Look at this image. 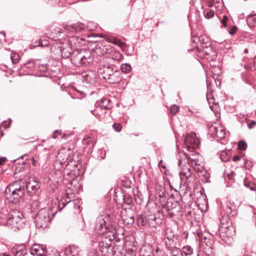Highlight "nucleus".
Instances as JSON below:
<instances>
[{
  "instance_id": "62",
  "label": "nucleus",
  "mask_w": 256,
  "mask_h": 256,
  "mask_svg": "<svg viewBox=\"0 0 256 256\" xmlns=\"http://www.w3.org/2000/svg\"><path fill=\"white\" fill-rule=\"evenodd\" d=\"M224 18H225V27H226V22L227 20H228V18L225 16Z\"/></svg>"
},
{
  "instance_id": "24",
  "label": "nucleus",
  "mask_w": 256,
  "mask_h": 256,
  "mask_svg": "<svg viewBox=\"0 0 256 256\" xmlns=\"http://www.w3.org/2000/svg\"><path fill=\"white\" fill-rule=\"evenodd\" d=\"M137 222L139 226H144L148 222L147 218L142 214H138L137 217Z\"/></svg>"
},
{
  "instance_id": "59",
  "label": "nucleus",
  "mask_w": 256,
  "mask_h": 256,
  "mask_svg": "<svg viewBox=\"0 0 256 256\" xmlns=\"http://www.w3.org/2000/svg\"><path fill=\"white\" fill-rule=\"evenodd\" d=\"M254 66L255 70H256V56L254 58Z\"/></svg>"
},
{
  "instance_id": "3",
  "label": "nucleus",
  "mask_w": 256,
  "mask_h": 256,
  "mask_svg": "<svg viewBox=\"0 0 256 256\" xmlns=\"http://www.w3.org/2000/svg\"><path fill=\"white\" fill-rule=\"evenodd\" d=\"M56 212L57 210H56L52 213L50 208H42L38 211L36 218V226L38 228H46Z\"/></svg>"
},
{
  "instance_id": "44",
  "label": "nucleus",
  "mask_w": 256,
  "mask_h": 256,
  "mask_svg": "<svg viewBox=\"0 0 256 256\" xmlns=\"http://www.w3.org/2000/svg\"><path fill=\"white\" fill-rule=\"evenodd\" d=\"M222 80L220 78V76H218L215 79L216 84L217 87L221 88V85L222 83Z\"/></svg>"
},
{
  "instance_id": "54",
  "label": "nucleus",
  "mask_w": 256,
  "mask_h": 256,
  "mask_svg": "<svg viewBox=\"0 0 256 256\" xmlns=\"http://www.w3.org/2000/svg\"><path fill=\"white\" fill-rule=\"evenodd\" d=\"M134 222V218L133 216H131L129 220H128V224H132Z\"/></svg>"
},
{
  "instance_id": "19",
  "label": "nucleus",
  "mask_w": 256,
  "mask_h": 256,
  "mask_svg": "<svg viewBox=\"0 0 256 256\" xmlns=\"http://www.w3.org/2000/svg\"><path fill=\"white\" fill-rule=\"evenodd\" d=\"M12 252L14 256H24L27 254V250L23 245L12 248Z\"/></svg>"
},
{
  "instance_id": "46",
  "label": "nucleus",
  "mask_w": 256,
  "mask_h": 256,
  "mask_svg": "<svg viewBox=\"0 0 256 256\" xmlns=\"http://www.w3.org/2000/svg\"><path fill=\"white\" fill-rule=\"evenodd\" d=\"M193 168L194 170L198 172H202L204 169L203 166L202 165H200L199 166L193 167Z\"/></svg>"
},
{
  "instance_id": "36",
  "label": "nucleus",
  "mask_w": 256,
  "mask_h": 256,
  "mask_svg": "<svg viewBox=\"0 0 256 256\" xmlns=\"http://www.w3.org/2000/svg\"><path fill=\"white\" fill-rule=\"evenodd\" d=\"M180 110V108L176 104H174L171 106L170 111L172 114H176Z\"/></svg>"
},
{
  "instance_id": "22",
  "label": "nucleus",
  "mask_w": 256,
  "mask_h": 256,
  "mask_svg": "<svg viewBox=\"0 0 256 256\" xmlns=\"http://www.w3.org/2000/svg\"><path fill=\"white\" fill-rule=\"evenodd\" d=\"M37 64H39L38 60H32L24 64V66L30 70L34 69L36 70Z\"/></svg>"
},
{
  "instance_id": "17",
  "label": "nucleus",
  "mask_w": 256,
  "mask_h": 256,
  "mask_svg": "<svg viewBox=\"0 0 256 256\" xmlns=\"http://www.w3.org/2000/svg\"><path fill=\"white\" fill-rule=\"evenodd\" d=\"M121 80L120 72L116 70H115V71L110 74V76H108L105 79L108 82L112 84L118 83Z\"/></svg>"
},
{
  "instance_id": "61",
  "label": "nucleus",
  "mask_w": 256,
  "mask_h": 256,
  "mask_svg": "<svg viewBox=\"0 0 256 256\" xmlns=\"http://www.w3.org/2000/svg\"><path fill=\"white\" fill-rule=\"evenodd\" d=\"M232 174H228V178L230 180H232Z\"/></svg>"
},
{
  "instance_id": "7",
  "label": "nucleus",
  "mask_w": 256,
  "mask_h": 256,
  "mask_svg": "<svg viewBox=\"0 0 256 256\" xmlns=\"http://www.w3.org/2000/svg\"><path fill=\"white\" fill-rule=\"evenodd\" d=\"M165 208L167 209L170 216L173 218L174 216L176 215L180 212L182 206L178 201L170 198L166 204Z\"/></svg>"
},
{
  "instance_id": "39",
  "label": "nucleus",
  "mask_w": 256,
  "mask_h": 256,
  "mask_svg": "<svg viewBox=\"0 0 256 256\" xmlns=\"http://www.w3.org/2000/svg\"><path fill=\"white\" fill-rule=\"evenodd\" d=\"M225 211L228 214H232V216H234L236 214V212H233L232 208L231 205L229 206L227 204L226 208L225 210Z\"/></svg>"
},
{
  "instance_id": "6",
  "label": "nucleus",
  "mask_w": 256,
  "mask_h": 256,
  "mask_svg": "<svg viewBox=\"0 0 256 256\" xmlns=\"http://www.w3.org/2000/svg\"><path fill=\"white\" fill-rule=\"evenodd\" d=\"M40 184L34 177H30L26 184V190L30 196H37L39 194Z\"/></svg>"
},
{
  "instance_id": "26",
  "label": "nucleus",
  "mask_w": 256,
  "mask_h": 256,
  "mask_svg": "<svg viewBox=\"0 0 256 256\" xmlns=\"http://www.w3.org/2000/svg\"><path fill=\"white\" fill-rule=\"evenodd\" d=\"M248 24L250 26H254L256 24V14H250L247 17Z\"/></svg>"
},
{
  "instance_id": "55",
  "label": "nucleus",
  "mask_w": 256,
  "mask_h": 256,
  "mask_svg": "<svg viewBox=\"0 0 256 256\" xmlns=\"http://www.w3.org/2000/svg\"><path fill=\"white\" fill-rule=\"evenodd\" d=\"M240 158L239 156H237V155H236L234 156L233 158V160L234 162H237L238 160H240Z\"/></svg>"
},
{
  "instance_id": "41",
  "label": "nucleus",
  "mask_w": 256,
  "mask_h": 256,
  "mask_svg": "<svg viewBox=\"0 0 256 256\" xmlns=\"http://www.w3.org/2000/svg\"><path fill=\"white\" fill-rule=\"evenodd\" d=\"M238 30V27L236 26H230L228 28V32L231 35H234Z\"/></svg>"
},
{
  "instance_id": "12",
  "label": "nucleus",
  "mask_w": 256,
  "mask_h": 256,
  "mask_svg": "<svg viewBox=\"0 0 256 256\" xmlns=\"http://www.w3.org/2000/svg\"><path fill=\"white\" fill-rule=\"evenodd\" d=\"M64 29L68 31L72 32H80L86 28V26L80 22H77L72 24H66L64 26Z\"/></svg>"
},
{
  "instance_id": "5",
  "label": "nucleus",
  "mask_w": 256,
  "mask_h": 256,
  "mask_svg": "<svg viewBox=\"0 0 256 256\" xmlns=\"http://www.w3.org/2000/svg\"><path fill=\"white\" fill-rule=\"evenodd\" d=\"M181 168L180 176L182 180L186 184V186L190 187L193 185L196 176L192 174L190 166H180Z\"/></svg>"
},
{
  "instance_id": "18",
  "label": "nucleus",
  "mask_w": 256,
  "mask_h": 256,
  "mask_svg": "<svg viewBox=\"0 0 256 256\" xmlns=\"http://www.w3.org/2000/svg\"><path fill=\"white\" fill-rule=\"evenodd\" d=\"M235 232L232 226H225V236L228 237V241L225 240V243L230 244L233 240V236H234Z\"/></svg>"
},
{
  "instance_id": "64",
  "label": "nucleus",
  "mask_w": 256,
  "mask_h": 256,
  "mask_svg": "<svg viewBox=\"0 0 256 256\" xmlns=\"http://www.w3.org/2000/svg\"><path fill=\"white\" fill-rule=\"evenodd\" d=\"M160 251V248H158L156 250V253H158Z\"/></svg>"
},
{
  "instance_id": "56",
  "label": "nucleus",
  "mask_w": 256,
  "mask_h": 256,
  "mask_svg": "<svg viewBox=\"0 0 256 256\" xmlns=\"http://www.w3.org/2000/svg\"><path fill=\"white\" fill-rule=\"evenodd\" d=\"M90 56L88 53H84V61L88 58H90Z\"/></svg>"
},
{
  "instance_id": "31",
  "label": "nucleus",
  "mask_w": 256,
  "mask_h": 256,
  "mask_svg": "<svg viewBox=\"0 0 256 256\" xmlns=\"http://www.w3.org/2000/svg\"><path fill=\"white\" fill-rule=\"evenodd\" d=\"M40 246L41 245L39 244H33L30 249V252L31 254L34 256L36 255Z\"/></svg>"
},
{
  "instance_id": "25",
  "label": "nucleus",
  "mask_w": 256,
  "mask_h": 256,
  "mask_svg": "<svg viewBox=\"0 0 256 256\" xmlns=\"http://www.w3.org/2000/svg\"><path fill=\"white\" fill-rule=\"evenodd\" d=\"M164 234L166 238L169 240H172L175 236L173 230L170 228H166Z\"/></svg>"
},
{
  "instance_id": "13",
  "label": "nucleus",
  "mask_w": 256,
  "mask_h": 256,
  "mask_svg": "<svg viewBox=\"0 0 256 256\" xmlns=\"http://www.w3.org/2000/svg\"><path fill=\"white\" fill-rule=\"evenodd\" d=\"M210 130L212 132V134L215 135L218 139L222 140L224 138V127L222 126H216V124L212 125L210 128Z\"/></svg>"
},
{
  "instance_id": "10",
  "label": "nucleus",
  "mask_w": 256,
  "mask_h": 256,
  "mask_svg": "<svg viewBox=\"0 0 256 256\" xmlns=\"http://www.w3.org/2000/svg\"><path fill=\"white\" fill-rule=\"evenodd\" d=\"M84 53H86L84 50H80L78 49L73 52L71 60L75 65L80 66L86 63V62L84 61Z\"/></svg>"
},
{
  "instance_id": "23",
  "label": "nucleus",
  "mask_w": 256,
  "mask_h": 256,
  "mask_svg": "<svg viewBox=\"0 0 256 256\" xmlns=\"http://www.w3.org/2000/svg\"><path fill=\"white\" fill-rule=\"evenodd\" d=\"M73 50L71 48H64L61 50L62 56L64 58H68L70 56L72 57L73 54Z\"/></svg>"
},
{
  "instance_id": "60",
  "label": "nucleus",
  "mask_w": 256,
  "mask_h": 256,
  "mask_svg": "<svg viewBox=\"0 0 256 256\" xmlns=\"http://www.w3.org/2000/svg\"><path fill=\"white\" fill-rule=\"evenodd\" d=\"M36 160H34V158H32V164L34 166H35L36 165Z\"/></svg>"
},
{
  "instance_id": "50",
  "label": "nucleus",
  "mask_w": 256,
  "mask_h": 256,
  "mask_svg": "<svg viewBox=\"0 0 256 256\" xmlns=\"http://www.w3.org/2000/svg\"><path fill=\"white\" fill-rule=\"evenodd\" d=\"M245 164H246V168H248V167L250 168L252 166V162L248 161V160H246L245 162Z\"/></svg>"
},
{
  "instance_id": "16",
  "label": "nucleus",
  "mask_w": 256,
  "mask_h": 256,
  "mask_svg": "<svg viewBox=\"0 0 256 256\" xmlns=\"http://www.w3.org/2000/svg\"><path fill=\"white\" fill-rule=\"evenodd\" d=\"M147 220L148 225L153 228L159 226L162 223V220L154 214L148 216L147 218Z\"/></svg>"
},
{
  "instance_id": "29",
  "label": "nucleus",
  "mask_w": 256,
  "mask_h": 256,
  "mask_svg": "<svg viewBox=\"0 0 256 256\" xmlns=\"http://www.w3.org/2000/svg\"><path fill=\"white\" fill-rule=\"evenodd\" d=\"M204 15L206 18L209 19L212 18L214 16V12L213 10L208 8L204 10Z\"/></svg>"
},
{
  "instance_id": "1",
  "label": "nucleus",
  "mask_w": 256,
  "mask_h": 256,
  "mask_svg": "<svg viewBox=\"0 0 256 256\" xmlns=\"http://www.w3.org/2000/svg\"><path fill=\"white\" fill-rule=\"evenodd\" d=\"M24 189L22 188L20 181H15L10 184L6 188L5 195L10 203L18 204L22 200Z\"/></svg>"
},
{
  "instance_id": "47",
  "label": "nucleus",
  "mask_w": 256,
  "mask_h": 256,
  "mask_svg": "<svg viewBox=\"0 0 256 256\" xmlns=\"http://www.w3.org/2000/svg\"><path fill=\"white\" fill-rule=\"evenodd\" d=\"M61 134L60 132L58 130H56L54 131L52 138H56L58 135Z\"/></svg>"
},
{
  "instance_id": "34",
  "label": "nucleus",
  "mask_w": 256,
  "mask_h": 256,
  "mask_svg": "<svg viewBox=\"0 0 256 256\" xmlns=\"http://www.w3.org/2000/svg\"><path fill=\"white\" fill-rule=\"evenodd\" d=\"M121 184L126 188H130L131 187V185L132 184V182L128 180L125 178L124 180H121Z\"/></svg>"
},
{
  "instance_id": "43",
  "label": "nucleus",
  "mask_w": 256,
  "mask_h": 256,
  "mask_svg": "<svg viewBox=\"0 0 256 256\" xmlns=\"http://www.w3.org/2000/svg\"><path fill=\"white\" fill-rule=\"evenodd\" d=\"M220 220V229H219V234H220V237L221 238L222 240H224V235H223V226H222V225H223V223L222 222V219Z\"/></svg>"
},
{
  "instance_id": "57",
  "label": "nucleus",
  "mask_w": 256,
  "mask_h": 256,
  "mask_svg": "<svg viewBox=\"0 0 256 256\" xmlns=\"http://www.w3.org/2000/svg\"><path fill=\"white\" fill-rule=\"evenodd\" d=\"M88 256H98L94 251L90 252Z\"/></svg>"
},
{
  "instance_id": "42",
  "label": "nucleus",
  "mask_w": 256,
  "mask_h": 256,
  "mask_svg": "<svg viewBox=\"0 0 256 256\" xmlns=\"http://www.w3.org/2000/svg\"><path fill=\"white\" fill-rule=\"evenodd\" d=\"M113 128L116 132H120L122 128V126L120 124L114 123L112 125Z\"/></svg>"
},
{
  "instance_id": "9",
  "label": "nucleus",
  "mask_w": 256,
  "mask_h": 256,
  "mask_svg": "<svg viewBox=\"0 0 256 256\" xmlns=\"http://www.w3.org/2000/svg\"><path fill=\"white\" fill-rule=\"evenodd\" d=\"M114 48L110 45L106 44L105 42L98 43L94 49V52L99 56H102L105 54H110L113 52Z\"/></svg>"
},
{
  "instance_id": "38",
  "label": "nucleus",
  "mask_w": 256,
  "mask_h": 256,
  "mask_svg": "<svg viewBox=\"0 0 256 256\" xmlns=\"http://www.w3.org/2000/svg\"><path fill=\"white\" fill-rule=\"evenodd\" d=\"M10 58L12 62L14 64H16L19 60V56L18 54H14L10 56Z\"/></svg>"
},
{
  "instance_id": "37",
  "label": "nucleus",
  "mask_w": 256,
  "mask_h": 256,
  "mask_svg": "<svg viewBox=\"0 0 256 256\" xmlns=\"http://www.w3.org/2000/svg\"><path fill=\"white\" fill-rule=\"evenodd\" d=\"M123 58L122 55L118 52H115L112 56V58L117 61L120 60Z\"/></svg>"
},
{
  "instance_id": "2",
  "label": "nucleus",
  "mask_w": 256,
  "mask_h": 256,
  "mask_svg": "<svg viewBox=\"0 0 256 256\" xmlns=\"http://www.w3.org/2000/svg\"><path fill=\"white\" fill-rule=\"evenodd\" d=\"M116 222L114 216L107 212H102L96 218V229L102 232H112L115 229Z\"/></svg>"
},
{
  "instance_id": "32",
  "label": "nucleus",
  "mask_w": 256,
  "mask_h": 256,
  "mask_svg": "<svg viewBox=\"0 0 256 256\" xmlns=\"http://www.w3.org/2000/svg\"><path fill=\"white\" fill-rule=\"evenodd\" d=\"M120 69L124 73H128L132 70V67L130 64H123L121 66Z\"/></svg>"
},
{
  "instance_id": "21",
  "label": "nucleus",
  "mask_w": 256,
  "mask_h": 256,
  "mask_svg": "<svg viewBox=\"0 0 256 256\" xmlns=\"http://www.w3.org/2000/svg\"><path fill=\"white\" fill-rule=\"evenodd\" d=\"M200 246L201 249L203 250H210L212 246V242L208 240L205 236L202 237L200 240Z\"/></svg>"
},
{
  "instance_id": "53",
  "label": "nucleus",
  "mask_w": 256,
  "mask_h": 256,
  "mask_svg": "<svg viewBox=\"0 0 256 256\" xmlns=\"http://www.w3.org/2000/svg\"><path fill=\"white\" fill-rule=\"evenodd\" d=\"M220 158L222 160V162H224V150H221L219 153Z\"/></svg>"
},
{
  "instance_id": "40",
  "label": "nucleus",
  "mask_w": 256,
  "mask_h": 256,
  "mask_svg": "<svg viewBox=\"0 0 256 256\" xmlns=\"http://www.w3.org/2000/svg\"><path fill=\"white\" fill-rule=\"evenodd\" d=\"M46 248L41 245V246L38 250V252L36 254L38 256H46Z\"/></svg>"
},
{
  "instance_id": "51",
  "label": "nucleus",
  "mask_w": 256,
  "mask_h": 256,
  "mask_svg": "<svg viewBox=\"0 0 256 256\" xmlns=\"http://www.w3.org/2000/svg\"><path fill=\"white\" fill-rule=\"evenodd\" d=\"M71 202V200H70L69 201L66 202V204H64V202H60V203H59V205H58V206H59V207H60V206L61 204H62V208H60V210L62 209V208H63L66 206V205L67 204H68V202Z\"/></svg>"
},
{
  "instance_id": "35",
  "label": "nucleus",
  "mask_w": 256,
  "mask_h": 256,
  "mask_svg": "<svg viewBox=\"0 0 256 256\" xmlns=\"http://www.w3.org/2000/svg\"><path fill=\"white\" fill-rule=\"evenodd\" d=\"M238 146L240 150H244L247 148L248 144L245 140H240L238 143Z\"/></svg>"
},
{
  "instance_id": "11",
  "label": "nucleus",
  "mask_w": 256,
  "mask_h": 256,
  "mask_svg": "<svg viewBox=\"0 0 256 256\" xmlns=\"http://www.w3.org/2000/svg\"><path fill=\"white\" fill-rule=\"evenodd\" d=\"M184 141L188 151H190L191 149H196L198 146V142L196 139L195 136L186 135Z\"/></svg>"
},
{
  "instance_id": "14",
  "label": "nucleus",
  "mask_w": 256,
  "mask_h": 256,
  "mask_svg": "<svg viewBox=\"0 0 256 256\" xmlns=\"http://www.w3.org/2000/svg\"><path fill=\"white\" fill-rule=\"evenodd\" d=\"M99 250L102 256H112L113 254L112 247L104 242L100 243Z\"/></svg>"
},
{
  "instance_id": "30",
  "label": "nucleus",
  "mask_w": 256,
  "mask_h": 256,
  "mask_svg": "<svg viewBox=\"0 0 256 256\" xmlns=\"http://www.w3.org/2000/svg\"><path fill=\"white\" fill-rule=\"evenodd\" d=\"M170 256H184L181 250L177 248L174 247L170 250Z\"/></svg>"
},
{
  "instance_id": "63",
  "label": "nucleus",
  "mask_w": 256,
  "mask_h": 256,
  "mask_svg": "<svg viewBox=\"0 0 256 256\" xmlns=\"http://www.w3.org/2000/svg\"><path fill=\"white\" fill-rule=\"evenodd\" d=\"M132 202V200L130 198L128 199L127 202L128 204H130Z\"/></svg>"
},
{
  "instance_id": "49",
  "label": "nucleus",
  "mask_w": 256,
  "mask_h": 256,
  "mask_svg": "<svg viewBox=\"0 0 256 256\" xmlns=\"http://www.w3.org/2000/svg\"><path fill=\"white\" fill-rule=\"evenodd\" d=\"M254 125H256V122L254 120H252L248 124V127L250 129H252L254 128Z\"/></svg>"
},
{
  "instance_id": "58",
  "label": "nucleus",
  "mask_w": 256,
  "mask_h": 256,
  "mask_svg": "<svg viewBox=\"0 0 256 256\" xmlns=\"http://www.w3.org/2000/svg\"><path fill=\"white\" fill-rule=\"evenodd\" d=\"M220 19L221 23L224 26V15L220 16Z\"/></svg>"
},
{
  "instance_id": "28",
  "label": "nucleus",
  "mask_w": 256,
  "mask_h": 256,
  "mask_svg": "<svg viewBox=\"0 0 256 256\" xmlns=\"http://www.w3.org/2000/svg\"><path fill=\"white\" fill-rule=\"evenodd\" d=\"M39 64H37L36 70H39L40 72H46L48 68V64H44L41 63V62L38 60Z\"/></svg>"
},
{
  "instance_id": "33",
  "label": "nucleus",
  "mask_w": 256,
  "mask_h": 256,
  "mask_svg": "<svg viewBox=\"0 0 256 256\" xmlns=\"http://www.w3.org/2000/svg\"><path fill=\"white\" fill-rule=\"evenodd\" d=\"M190 163L192 167L199 166L202 165V162L200 158H192V162Z\"/></svg>"
},
{
  "instance_id": "45",
  "label": "nucleus",
  "mask_w": 256,
  "mask_h": 256,
  "mask_svg": "<svg viewBox=\"0 0 256 256\" xmlns=\"http://www.w3.org/2000/svg\"><path fill=\"white\" fill-rule=\"evenodd\" d=\"M105 102H108V100L106 99H104V100L102 99L100 103V106L103 107L104 109H108V105H104V103H105Z\"/></svg>"
},
{
  "instance_id": "20",
  "label": "nucleus",
  "mask_w": 256,
  "mask_h": 256,
  "mask_svg": "<svg viewBox=\"0 0 256 256\" xmlns=\"http://www.w3.org/2000/svg\"><path fill=\"white\" fill-rule=\"evenodd\" d=\"M79 252L78 248L75 246H70L64 251L67 256H78Z\"/></svg>"
},
{
  "instance_id": "15",
  "label": "nucleus",
  "mask_w": 256,
  "mask_h": 256,
  "mask_svg": "<svg viewBox=\"0 0 256 256\" xmlns=\"http://www.w3.org/2000/svg\"><path fill=\"white\" fill-rule=\"evenodd\" d=\"M194 149H191L190 152V154H186V158L184 160L180 158L178 160V164L179 166L182 165V163L186 164L187 162L188 164H190V162H192V158H200V156L198 153L194 152L193 150Z\"/></svg>"
},
{
  "instance_id": "4",
  "label": "nucleus",
  "mask_w": 256,
  "mask_h": 256,
  "mask_svg": "<svg viewBox=\"0 0 256 256\" xmlns=\"http://www.w3.org/2000/svg\"><path fill=\"white\" fill-rule=\"evenodd\" d=\"M26 222L23 214L18 211H14L6 220V226L14 231L22 228Z\"/></svg>"
},
{
  "instance_id": "52",
  "label": "nucleus",
  "mask_w": 256,
  "mask_h": 256,
  "mask_svg": "<svg viewBox=\"0 0 256 256\" xmlns=\"http://www.w3.org/2000/svg\"><path fill=\"white\" fill-rule=\"evenodd\" d=\"M6 158L5 157H1L0 158V165L4 164V163L6 162Z\"/></svg>"
},
{
  "instance_id": "48",
  "label": "nucleus",
  "mask_w": 256,
  "mask_h": 256,
  "mask_svg": "<svg viewBox=\"0 0 256 256\" xmlns=\"http://www.w3.org/2000/svg\"><path fill=\"white\" fill-rule=\"evenodd\" d=\"M75 90H76L80 96H82L81 97H78V96L76 98H77L80 99V98H83L86 96V95L82 91L78 90H77L76 89H75Z\"/></svg>"
},
{
  "instance_id": "27",
  "label": "nucleus",
  "mask_w": 256,
  "mask_h": 256,
  "mask_svg": "<svg viewBox=\"0 0 256 256\" xmlns=\"http://www.w3.org/2000/svg\"><path fill=\"white\" fill-rule=\"evenodd\" d=\"M181 252L182 254H184L186 256H188L192 254L193 249L190 246H186L182 248Z\"/></svg>"
},
{
  "instance_id": "8",
  "label": "nucleus",
  "mask_w": 256,
  "mask_h": 256,
  "mask_svg": "<svg viewBox=\"0 0 256 256\" xmlns=\"http://www.w3.org/2000/svg\"><path fill=\"white\" fill-rule=\"evenodd\" d=\"M114 66L110 64L108 62H102L98 68V72L99 74L102 75L104 80L108 76H110L115 71Z\"/></svg>"
}]
</instances>
